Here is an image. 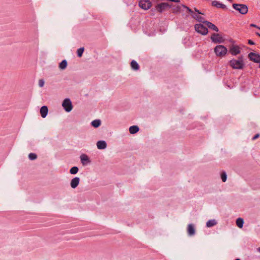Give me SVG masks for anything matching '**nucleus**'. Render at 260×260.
Wrapping results in <instances>:
<instances>
[{
	"label": "nucleus",
	"mask_w": 260,
	"mask_h": 260,
	"mask_svg": "<svg viewBox=\"0 0 260 260\" xmlns=\"http://www.w3.org/2000/svg\"><path fill=\"white\" fill-rule=\"evenodd\" d=\"M217 224V222L215 219L209 220L206 223V226L208 228L213 226Z\"/></svg>",
	"instance_id": "21"
},
{
	"label": "nucleus",
	"mask_w": 260,
	"mask_h": 260,
	"mask_svg": "<svg viewBox=\"0 0 260 260\" xmlns=\"http://www.w3.org/2000/svg\"><path fill=\"white\" fill-rule=\"evenodd\" d=\"M248 57L250 60L259 63L260 62V55L253 52H250L248 54Z\"/></svg>",
	"instance_id": "9"
},
{
	"label": "nucleus",
	"mask_w": 260,
	"mask_h": 260,
	"mask_svg": "<svg viewBox=\"0 0 260 260\" xmlns=\"http://www.w3.org/2000/svg\"><path fill=\"white\" fill-rule=\"evenodd\" d=\"M255 35L260 37V34L258 33V32H256Z\"/></svg>",
	"instance_id": "36"
},
{
	"label": "nucleus",
	"mask_w": 260,
	"mask_h": 260,
	"mask_svg": "<svg viewBox=\"0 0 260 260\" xmlns=\"http://www.w3.org/2000/svg\"><path fill=\"white\" fill-rule=\"evenodd\" d=\"M229 64L233 69H242L244 66L243 57H239L238 59L231 60Z\"/></svg>",
	"instance_id": "1"
},
{
	"label": "nucleus",
	"mask_w": 260,
	"mask_h": 260,
	"mask_svg": "<svg viewBox=\"0 0 260 260\" xmlns=\"http://www.w3.org/2000/svg\"><path fill=\"white\" fill-rule=\"evenodd\" d=\"M171 6L167 3H161L157 4L156 7V10L158 12L161 13L167 8H170Z\"/></svg>",
	"instance_id": "8"
},
{
	"label": "nucleus",
	"mask_w": 260,
	"mask_h": 260,
	"mask_svg": "<svg viewBox=\"0 0 260 260\" xmlns=\"http://www.w3.org/2000/svg\"><path fill=\"white\" fill-rule=\"evenodd\" d=\"M248 43L249 44V45H254V43L253 41H252V40H249L248 41Z\"/></svg>",
	"instance_id": "34"
},
{
	"label": "nucleus",
	"mask_w": 260,
	"mask_h": 260,
	"mask_svg": "<svg viewBox=\"0 0 260 260\" xmlns=\"http://www.w3.org/2000/svg\"><path fill=\"white\" fill-rule=\"evenodd\" d=\"M44 84V82L42 79H40L39 81V85L40 87H43Z\"/></svg>",
	"instance_id": "31"
},
{
	"label": "nucleus",
	"mask_w": 260,
	"mask_h": 260,
	"mask_svg": "<svg viewBox=\"0 0 260 260\" xmlns=\"http://www.w3.org/2000/svg\"><path fill=\"white\" fill-rule=\"evenodd\" d=\"M235 260H240V259H239V258H237V259H236Z\"/></svg>",
	"instance_id": "38"
},
{
	"label": "nucleus",
	"mask_w": 260,
	"mask_h": 260,
	"mask_svg": "<svg viewBox=\"0 0 260 260\" xmlns=\"http://www.w3.org/2000/svg\"><path fill=\"white\" fill-rule=\"evenodd\" d=\"M187 233L189 236H191L195 234V229L192 224H189L187 226Z\"/></svg>",
	"instance_id": "13"
},
{
	"label": "nucleus",
	"mask_w": 260,
	"mask_h": 260,
	"mask_svg": "<svg viewBox=\"0 0 260 260\" xmlns=\"http://www.w3.org/2000/svg\"><path fill=\"white\" fill-rule=\"evenodd\" d=\"M194 29L196 31L203 35L207 34L208 32V28L201 23L195 24Z\"/></svg>",
	"instance_id": "5"
},
{
	"label": "nucleus",
	"mask_w": 260,
	"mask_h": 260,
	"mask_svg": "<svg viewBox=\"0 0 260 260\" xmlns=\"http://www.w3.org/2000/svg\"><path fill=\"white\" fill-rule=\"evenodd\" d=\"M212 5L214 7H215L218 8H221L223 9H225L226 8V7L225 5L220 3V2L217 1H213L212 2Z\"/></svg>",
	"instance_id": "14"
},
{
	"label": "nucleus",
	"mask_w": 260,
	"mask_h": 260,
	"mask_svg": "<svg viewBox=\"0 0 260 260\" xmlns=\"http://www.w3.org/2000/svg\"><path fill=\"white\" fill-rule=\"evenodd\" d=\"M84 50V48L83 47L80 48L79 49H78V50H77V54H78V56L79 57H81L82 56Z\"/></svg>",
	"instance_id": "26"
},
{
	"label": "nucleus",
	"mask_w": 260,
	"mask_h": 260,
	"mask_svg": "<svg viewBox=\"0 0 260 260\" xmlns=\"http://www.w3.org/2000/svg\"><path fill=\"white\" fill-rule=\"evenodd\" d=\"M131 68L134 70H138L139 69V66L136 61L133 60L131 62Z\"/></svg>",
	"instance_id": "20"
},
{
	"label": "nucleus",
	"mask_w": 260,
	"mask_h": 260,
	"mask_svg": "<svg viewBox=\"0 0 260 260\" xmlns=\"http://www.w3.org/2000/svg\"><path fill=\"white\" fill-rule=\"evenodd\" d=\"M96 146L99 149H104L106 148L107 144L104 141H99L97 142Z\"/></svg>",
	"instance_id": "18"
},
{
	"label": "nucleus",
	"mask_w": 260,
	"mask_h": 260,
	"mask_svg": "<svg viewBox=\"0 0 260 260\" xmlns=\"http://www.w3.org/2000/svg\"><path fill=\"white\" fill-rule=\"evenodd\" d=\"M221 179H222V181L223 182H225L226 180V177H227L226 173L225 172H223L221 173Z\"/></svg>",
	"instance_id": "28"
},
{
	"label": "nucleus",
	"mask_w": 260,
	"mask_h": 260,
	"mask_svg": "<svg viewBox=\"0 0 260 260\" xmlns=\"http://www.w3.org/2000/svg\"><path fill=\"white\" fill-rule=\"evenodd\" d=\"M257 251H258L259 252H260V247L258 248L257 249Z\"/></svg>",
	"instance_id": "37"
},
{
	"label": "nucleus",
	"mask_w": 260,
	"mask_h": 260,
	"mask_svg": "<svg viewBox=\"0 0 260 260\" xmlns=\"http://www.w3.org/2000/svg\"><path fill=\"white\" fill-rule=\"evenodd\" d=\"M139 131V128L137 125L131 126L129 128V133L131 134H135Z\"/></svg>",
	"instance_id": "19"
},
{
	"label": "nucleus",
	"mask_w": 260,
	"mask_h": 260,
	"mask_svg": "<svg viewBox=\"0 0 260 260\" xmlns=\"http://www.w3.org/2000/svg\"><path fill=\"white\" fill-rule=\"evenodd\" d=\"M101 124V120L99 119L94 120L93 121H92L91 122L92 126H93V127H94L95 128L100 126Z\"/></svg>",
	"instance_id": "23"
},
{
	"label": "nucleus",
	"mask_w": 260,
	"mask_h": 260,
	"mask_svg": "<svg viewBox=\"0 0 260 260\" xmlns=\"http://www.w3.org/2000/svg\"><path fill=\"white\" fill-rule=\"evenodd\" d=\"M65 105H66V103H65V99L62 101V106L63 107V108L65 109Z\"/></svg>",
	"instance_id": "35"
},
{
	"label": "nucleus",
	"mask_w": 260,
	"mask_h": 260,
	"mask_svg": "<svg viewBox=\"0 0 260 260\" xmlns=\"http://www.w3.org/2000/svg\"><path fill=\"white\" fill-rule=\"evenodd\" d=\"M78 170L79 169L77 167H73L71 169L70 172L71 174L75 175L78 173Z\"/></svg>",
	"instance_id": "24"
},
{
	"label": "nucleus",
	"mask_w": 260,
	"mask_h": 260,
	"mask_svg": "<svg viewBox=\"0 0 260 260\" xmlns=\"http://www.w3.org/2000/svg\"><path fill=\"white\" fill-rule=\"evenodd\" d=\"M228 50L223 45H217L214 48V52L218 56H223L227 53Z\"/></svg>",
	"instance_id": "3"
},
{
	"label": "nucleus",
	"mask_w": 260,
	"mask_h": 260,
	"mask_svg": "<svg viewBox=\"0 0 260 260\" xmlns=\"http://www.w3.org/2000/svg\"><path fill=\"white\" fill-rule=\"evenodd\" d=\"M59 68L61 69H65V59L63 60L59 64Z\"/></svg>",
	"instance_id": "30"
},
{
	"label": "nucleus",
	"mask_w": 260,
	"mask_h": 260,
	"mask_svg": "<svg viewBox=\"0 0 260 260\" xmlns=\"http://www.w3.org/2000/svg\"><path fill=\"white\" fill-rule=\"evenodd\" d=\"M80 158H81V161L82 165L84 166L90 162V160L89 157L86 154H82L80 156Z\"/></svg>",
	"instance_id": "11"
},
{
	"label": "nucleus",
	"mask_w": 260,
	"mask_h": 260,
	"mask_svg": "<svg viewBox=\"0 0 260 260\" xmlns=\"http://www.w3.org/2000/svg\"><path fill=\"white\" fill-rule=\"evenodd\" d=\"M244 220L241 218H238L236 220V225L239 228H242L243 226Z\"/></svg>",
	"instance_id": "22"
},
{
	"label": "nucleus",
	"mask_w": 260,
	"mask_h": 260,
	"mask_svg": "<svg viewBox=\"0 0 260 260\" xmlns=\"http://www.w3.org/2000/svg\"><path fill=\"white\" fill-rule=\"evenodd\" d=\"M182 7H183L184 8L186 9L187 12H188L190 14L191 16L194 12V10L193 11L190 8H189L188 7H187L185 5H182Z\"/></svg>",
	"instance_id": "25"
},
{
	"label": "nucleus",
	"mask_w": 260,
	"mask_h": 260,
	"mask_svg": "<svg viewBox=\"0 0 260 260\" xmlns=\"http://www.w3.org/2000/svg\"><path fill=\"white\" fill-rule=\"evenodd\" d=\"M212 42L215 43H221L224 41L223 37L218 34H213L211 37Z\"/></svg>",
	"instance_id": "7"
},
{
	"label": "nucleus",
	"mask_w": 260,
	"mask_h": 260,
	"mask_svg": "<svg viewBox=\"0 0 260 260\" xmlns=\"http://www.w3.org/2000/svg\"><path fill=\"white\" fill-rule=\"evenodd\" d=\"M230 53L232 55H237L240 53V48L238 46L232 45L229 50Z\"/></svg>",
	"instance_id": "10"
},
{
	"label": "nucleus",
	"mask_w": 260,
	"mask_h": 260,
	"mask_svg": "<svg viewBox=\"0 0 260 260\" xmlns=\"http://www.w3.org/2000/svg\"><path fill=\"white\" fill-rule=\"evenodd\" d=\"M73 109V105L71 100L66 98V112H69Z\"/></svg>",
	"instance_id": "17"
},
{
	"label": "nucleus",
	"mask_w": 260,
	"mask_h": 260,
	"mask_svg": "<svg viewBox=\"0 0 260 260\" xmlns=\"http://www.w3.org/2000/svg\"><path fill=\"white\" fill-rule=\"evenodd\" d=\"M28 157L30 160H35L37 158V155L35 153H30L28 155Z\"/></svg>",
	"instance_id": "27"
},
{
	"label": "nucleus",
	"mask_w": 260,
	"mask_h": 260,
	"mask_svg": "<svg viewBox=\"0 0 260 260\" xmlns=\"http://www.w3.org/2000/svg\"><path fill=\"white\" fill-rule=\"evenodd\" d=\"M48 111V110L47 106H44L42 107L40 109V114L41 116L43 118H45L47 115Z\"/></svg>",
	"instance_id": "16"
},
{
	"label": "nucleus",
	"mask_w": 260,
	"mask_h": 260,
	"mask_svg": "<svg viewBox=\"0 0 260 260\" xmlns=\"http://www.w3.org/2000/svg\"><path fill=\"white\" fill-rule=\"evenodd\" d=\"M259 134H257L252 138V140H255L256 139H257L258 138H259Z\"/></svg>",
	"instance_id": "33"
},
{
	"label": "nucleus",
	"mask_w": 260,
	"mask_h": 260,
	"mask_svg": "<svg viewBox=\"0 0 260 260\" xmlns=\"http://www.w3.org/2000/svg\"><path fill=\"white\" fill-rule=\"evenodd\" d=\"M233 7L241 14H246L248 12V7L246 5L233 4Z\"/></svg>",
	"instance_id": "2"
},
{
	"label": "nucleus",
	"mask_w": 260,
	"mask_h": 260,
	"mask_svg": "<svg viewBox=\"0 0 260 260\" xmlns=\"http://www.w3.org/2000/svg\"><path fill=\"white\" fill-rule=\"evenodd\" d=\"M139 5L142 9L145 10H148L151 7V3L149 0H141Z\"/></svg>",
	"instance_id": "6"
},
{
	"label": "nucleus",
	"mask_w": 260,
	"mask_h": 260,
	"mask_svg": "<svg viewBox=\"0 0 260 260\" xmlns=\"http://www.w3.org/2000/svg\"><path fill=\"white\" fill-rule=\"evenodd\" d=\"M80 178L79 177L74 178L71 182V186L73 188L77 187L79 183Z\"/></svg>",
	"instance_id": "15"
},
{
	"label": "nucleus",
	"mask_w": 260,
	"mask_h": 260,
	"mask_svg": "<svg viewBox=\"0 0 260 260\" xmlns=\"http://www.w3.org/2000/svg\"><path fill=\"white\" fill-rule=\"evenodd\" d=\"M259 67L260 68V62H259Z\"/></svg>",
	"instance_id": "39"
},
{
	"label": "nucleus",
	"mask_w": 260,
	"mask_h": 260,
	"mask_svg": "<svg viewBox=\"0 0 260 260\" xmlns=\"http://www.w3.org/2000/svg\"><path fill=\"white\" fill-rule=\"evenodd\" d=\"M204 23L209 28L211 29L216 32L219 31L218 27L212 23L205 20Z\"/></svg>",
	"instance_id": "12"
},
{
	"label": "nucleus",
	"mask_w": 260,
	"mask_h": 260,
	"mask_svg": "<svg viewBox=\"0 0 260 260\" xmlns=\"http://www.w3.org/2000/svg\"><path fill=\"white\" fill-rule=\"evenodd\" d=\"M250 27H255L258 29L260 30V27L259 26H258L257 25L254 24H253V23H251L250 24Z\"/></svg>",
	"instance_id": "32"
},
{
	"label": "nucleus",
	"mask_w": 260,
	"mask_h": 260,
	"mask_svg": "<svg viewBox=\"0 0 260 260\" xmlns=\"http://www.w3.org/2000/svg\"><path fill=\"white\" fill-rule=\"evenodd\" d=\"M194 12L191 16L192 18L196 19L198 22H202V23H204V22L205 21V19L203 17L200 15V14L204 15V13L200 12L196 8H194Z\"/></svg>",
	"instance_id": "4"
},
{
	"label": "nucleus",
	"mask_w": 260,
	"mask_h": 260,
	"mask_svg": "<svg viewBox=\"0 0 260 260\" xmlns=\"http://www.w3.org/2000/svg\"><path fill=\"white\" fill-rule=\"evenodd\" d=\"M180 11V7L178 6L174 8L173 10V13H178Z\"/></svg>",
	"instance_id": "29"
}]
</instances>
